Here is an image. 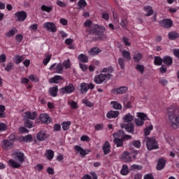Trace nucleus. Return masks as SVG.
I'll use <instances>...</instances> for the list:
<instances>
[{
	"instance_id": "35",
	"label": "nucleus",
	"mask_w": 179,
	"mask_h": 179,
	"mask_svg": "<svg viewBox=\"0 0 179 179\" xmlns=\"http://www.w3.org/2000/svg\"><path fill=\"white\" fill-rule=\"evenodd\" d=\"M114 142L117 145V148H122L124 145V139L122 138H114Z\"/></svg>"
},
{
	"instance_id": "33",
	"label": "nucleus",
	"mask_w": 179,
	"mask_h": 179,
	"mask_svg": "<svg viewBox=\"0 0 179 179\" xmlns=\"http://www.w3.org/2000/svg\"><path fill=\"white\" fill-rule=\"evenodd\" d=\"M122 55L124 59L131 61V53L126 50L122 51Z\"/></svg>"
},
{
	"instance_id": "7",
	"label": "nucleus",
	"mask_w": 179,
	"mask_h": 179,
	"mask_svg": "<svg viewBox=\"0 0 179 179\" xmlns=\"http://www.w3.org/2000/svg\"><path fill=\"white\" fill-rule=\"evenodd\" d=\"M106 27H101L100 28H96L95 31L93 33L95 36H98L96 38H106Z\"/></svg>"
},
{
	"instance_id": "63",
	"label": "nucleus",
	"mask_w": 179,
	"mask_h": 179,
	"mask_svg": "<svg viewBox=\"0 0 179 179\" xmlns=\"http://www.w3.org/2000/svg\"><path fill=\"white\" fill-rule=\"evenodd\" d=\"M3 131H6V124L3 122H0V132H2Z\"/></svg>"
},
{
	"instance_id": "18",
	"label": "nucleus",
	"mask_w": 179,
	"mask_h": 179,
	"mask_svg": "<svg viewBox=\"0 0 179 179\" xmlns=\"http://www.w3.org/2000/svg\"><path fill=\"white\" fill-rule=\"evenodd\" d=\"M166 167V160L163 158H161L158 160V163L157 164V170L160 171L161 170H163Z\"/></svg>"
},
{
	"instance_id": "4",
	"label": "nucleus",
	"mask_w": 179,
	"mask_h": 179,
	"mask_svg": "<svg viewBox=\"0 0 179 179\" xmlns=\"http://www.w3.org/2000/svg\"><path fill=\"white\" fill-rule=\"evenodd\" d=\"M137 119H135L134 122L137 127H142L143 124H145V121H146V114L143 113H137Z\"/></svg>"
},
{
	"instance_id": "54",
	"label": "nucleus",
	"mask_w": 179,
	"mask_h": 179,
	"mask_svg": "<svg viewBox=\"0 0 179 179\" xmlns=\"http://www.w3.org/2000/svg\"><path fill=\"white\" fill-rule=\"evenodd\" d=\"M69 104L71 106V108H73V109L78 108V103H76V102H75L73 101H69Z\"/></svg>"
},
{
	"instance_id": "45",
	"label": "nucleus",
	"mask_w": 179,
	"mask_h": 179,
	"mask_svg": "<svg viewBox=\"0 0 179 179\" xmlns=\"http://www.w3.org/2000/svg\"><path fill=\"white\" fill-rule=\"evenodd\" d=\"M153 130V125H150L149 127H146L144 130V134L145 136L150 135V131Z\"/></svg>"
},
{
	"instance_id": "46",
	"label": "nucleus",
	"mask_w": 179,
	"mask_h": 179,
	"mask_svg": "<svg viewBox=\"0 0 179 179\" xmlns=\"http://www.w3.org/2000/svg\"><path fill=\"white\" fill-rule=\"evenodd\" d=\"M133 59L134 62H139L142 59V54L141 53L136 54L134 56Z\"/></svg>"
},
{
	"instance_id": "8",
	"label": "nucleus",
	"mask_w": 179,
	"mask_h": 179,
	"mask_svg": "<svg viewBox=\"0 0 179 179\" xmlns=\"http://www.w3.org/2000/svg\"><path fill=\"white\" fill-rule=\"evenodd\" d=\"M43 26L45 30H48V31H52V33H55V31H57V26H55L54 22H45Z\"/></svg>"
},
{
	"instance_id": "60",
	"label": "nucleus",
	"mask_w": 179,
	"mask_h": 179,
	"mask_svg": "<svg viewBox=\"0 0 179 179\" xmlns=\"http://www.w3.org/2000/svg\"><path fill=\"white\" fill-rule=\"evenodd\" d=\"M29 79V80H31V82H38V78L34 75H30Z\"/></svg>"
},
{
	"instance_id": "56",
	"label": "nucleus",
	"mask_w": 179,
	"mask_h": 179,
	"mask_svg": "<svg viewBox=\"0 0 179 179\" xmlns=\"http://www.w3.org/2000/svg\"><path fill=\"white\" fill-rule=\"evenodd\" d=\"M127 24H128V22L127 21V18H122L120 22V26L123 27V29L127 28Z\"/></svg>"
},
{
	"instance_id": "59",
	"label": "nucleus",
	"mask_w": 179,
	"mask_h": 179,
	"mask_svg": "<svg viewBox=\"0 0 179 179\" xmlns=\"http://www.w3.org/2000/svg\"><path fill=\"white\" fill-rule=\"evenodd\" d=\"M83 103L85 104L87 107H93V103L90 102L87 99H83Z\"/></svg>"
},
{
	"instance_id": "53",
	"label": "nucleus",
	"mask_w": 179,
	"mask_h": 179,
	"mask_svg": "<svg viewBox=\"0 0 179 179\" xmlns=\"http://www.w3.org/2000/svg\"><path fill=\"white\" fill-rule=\"evenodd\" d=\"M51 61V55H46L43 60V65H47Z\"/></svg>"
},
{
	"instance_id": "20",
	"label": "nucleus",
	"mask_w": 179,
	"mask_h": 179,
	"mask_svg": "<svg viewBox=\"0 0 179 179\" xmlns=\"http://www.w3.org/2000/svg\"><path fill=\"white\" fill-rule=\"evenodd\" d=\"M102 149L104 155H108V153L111 152V145H110V143H108V141H106Z\"/></svg>"
},
{
	"instance_id": "55",
	"label": "nucleus",
	"mask_w": 179,
	"mask_h": 179,
	"mask_svg": "<svg viewBox=\"0 0 179 179\" xmlns=\"http://www.w3.org/2000/svg\"><path fill=\"white\" fill-rule=\"evenodd\" d=\"M131 145H133V146H134V148H137V149H139V148H141V141L136 140L132 141Z\"/></svg>"
},
{
	"instance_id": "49",
	"label": "nucleus",
	"mask_w": 179,
	"mask_h": 179,
	"mask_svg": "<svg viewBox=\"0 0 179 179\" xmlns=\"http://www.w3.org/2000/svg\"><path fill=\"white\" fill-rule=\"evenodd\" d=\"M41 9L44 12L50 13V12H51V10H52V6H45V5H43L41 6Z\"/></svg>"
},
{
	"instance_id": "61",
	"label": "nucleus",
	"mask_w": 179,
	"mask_h": 179,
	"mask_svg": "<svg viewBox=\"0 0 179 179\" xmlns=\"http://www.w3.org/2000/svg\"><path fill=\"white\" fill-rule=\"evenodd\" d=\"M94 128L96 131H101L103 128H104V126L103 125V124H98L95 125Z\"/></svg>"
},
{
	"instance_id": "26",
	"label": "nucleus",
	"mask_w": 179,
	"mask_h": 179,
	"mask_svg": "<svg viewBox=\"0 0 179 179\" xmlns=\"http://www.w3.org/2000/svg\"><path fill=\"white\" fill-rule=\"evenodd\" d=\"M80 89L81 90V93H87V91L89 90V84L83 83L80 85Z\"/></svg>"
},
{
	"instance_id": "41",
	"label": "nucleus",
	"mask_w": 179,
	"mask_h": 179,
	"mask_svg": "<svg viewBox=\"0 0 179 179\" xmlns=\"http://www.w3.org/2000/svg\"><path fill=\"white\" fill-rule=\"evenodd\" d=\"M78 59H80V61H81V62H84L85 64H87V62H89V57H87V56H86L85 55H83V54H80L78 56Z\"/></svg>"
},
{
	"instance_id": "50",
	"label": "nucleus",
	"mask_w": 179,
	"mask_h": 179,
	"mask_svg": "<svg viewBox=\"0 0 179 179\" xmlns=\"http://www.w3.org/2000/svg\"><path fill=\"white\" fill-rule=\"evenodd\" d=\"M24 127L30 129V128H33L34 127V124L31 121L27 120L24 122Z\"/></svg>"
},
{
	"instance_id": "19",
	"label": "nucleus",
	"mask_w": 179,
	"mask_h": 179,
	"mask_svg": "<svg viewBox=\"0 0 179 179\" xmlns=\"http://www.w3.org/2000/svg\"><path fill=\"white\" fill-rule=\"evenodd\" d=\"M86 6H87L86 0H79L77 3V9H78V10H83Z\"/></svg>"
},
{
	"instance_id": "39",
	"label": "nucleus",
	"mask_w": 179,
	"mask_h": 179,
	"mask_svg": "<svg viewBox=\"0 0 179 179\" xmlns=\"http://www.w3.org/2000/svg\"><path fill=\"white\" fill-rule=\"evenodd\" d=\"M71 121L64 122L62 123V127L63 131H68L71 127Z\"/></svg>"
},
{
	"instance_id": "44",
	"label": "nucleus",
	"mask_w": 179,
	"mask_h": 179,
	"mask_svg": "<svg viewBox=\"0 0 179 179\" xmlns=\"http://www.w3.org/2000/svg\"><path fill=\"white\" fill-rule=\"evenodd\" d=\"M14 64L12 62H9L6 64L5 67V71L7 72H10V71L13 70Z\"/></svg>"
},
{
	"instance_id": "16",
	"label": "nucleus",
	"mask_w": 179,
	"mask_h": 179,
	"mask_svg": "<svg viewBox=\"0 0 179 179\" xmlns=\"http://www.w3.org/2000/svg\"><path fill=\"white\" fill-rule=\"evenodd\" d=\"M40 120L43 124H48L51 122V117L47 113H42L40 115Z\"/></svg>"
},
{
	"instance_id": "48",
	"label": "nucleus",
	"mask_w": 179,
	"mask_h": 179,
	"mask_svg": "<svg viewBox=\"0 0 179 179\" xmlns=\"http://www.w3.org/2000/svg\"><path fill=\"white\" fill-rule=\"evenodd\" d=\"M5 106L0 105V118H5Z\"/></svg>"
},
{
	"instance_id": "15",
	"label": "nucleus",
	"mask_w": 179,
	"mask_h": 179,
	"mask_svg": "<svg viewBox=\"0 0 179 179\" xmlns=\"http://www.w3.org/2000/svg\"><path fill=\"white\" fill-rule=\"evenodd\" d=\"M36 138L38 141H45L48 138V134H47V131L41 130L37 134Z\"/></svg>"
},
{
	"instance_id": "31",
	"label": "nucleus",
	"mask_w": 179,
	"mask_h": 179,
	"mask_svg": "<svg viewBox=\"0 0 179 179\" xmlns=\"http://www.w3.org/2000/svg\"><path fill=\"white\" fill-rule=\"evenodd\" d=\"M16 33H17V29L16 28H13L11 30L8 31L6 34V37H13L16 34Z\"/></svg>"
},
{
	"instance_id": "28",
	"label": "nucleus",
	"mask_w": 179,
	"mask_h": 179,
	"mask_svg": "<svg viewBox=\"0 0 179 179\" xmlns=\"http://www.w3.org/2000/svg\"><path fill=\"white\" fill-rule=\"evenodd\" d=\"M22 61H24V56L23 55H15L13 58V62L17 65L20 64V62H22Z\"/></svg>"
},
{
	"instance_id": "17",
	"label": "nucleus",
	"mask_w": 179,
	"mask_h": 179,
	"mask_svg": "<svg viewBox=\"0 0 179 179\" xmlns=\"http://www.w3.org/2000/svg\"><path fill=\"white\" fill-rule=\"evenodd\" d=\"M24 117L28 120H36L37 118V113L27 111L24 113Z\"/></svg>"
},
{
	"instance_id": "42",
	"label": "nucleus",
	"mask_w": 179,
	"mask_h": 179,
	"mask_svg": "<svg viewBox=\"0 0 179 179\" xmlns=\"http://www.w3.org/2000/svg\"><path fill=\"white\" fill-rule=\"evenodd\" d=\"M124 122H131L134 120V116L131 113L127 114L123 118Z\"/></svg>"
},
{
	"instance_id": "51",
	"label": "nucleus",
	"mask_w": 179,
	"mask_h": 179,
	"mask_svg": "<svg viewBox=\"0 0 179 179\" xmlns=\"http://www.w3.org/2000/svg\"><path fill=\"white\" fill-rule=\"evenodd\" d=\"M22 139L24 141V142H31V141H33V137H31V135H27L22 136Z\"/></svg>"
},
{
	"instance_id": "43",
	"label": "nucleus",
	"mask_w": 179,
	"mask_h": 179,
	"mask_svg": "<svg viewBox=\"0 0 179 179\" xmlns=\"http://www.w3.org/2000/svg\"><path fill=\"white\" fill-rule=\"evenodd\" d=\"M179 34L177 32H170L169 34V38L170 40H176V38H178Z\"/></svg>"
},
{
	"instance_id": "2",
	"label": "nucleus",
	"mask_w": 179,
	"mask_h": 179,
	"mask_svg": "<svg viewBox=\"0 0 179 179\" xmlns=\"http://www.w3.org/2000/svg\"><path fill=\"white\" fill-rule=\"evenodd\" d=\"M113 68H103L102 71H101V74H99L98 76H95L94 78V82L96 83V85H101L103 82L105 80H108L113 78Z\"/></svg>"
},
{
	"instance_id": "58",
	"label": "nucleus",
	"mask_w": 179,
	"mask_h": 179,
	"mask_svg": "<svg viewBox=\"0 0 179 179\" xmlns=\"http://www.w3.org/2000/svg\"><path fill=\"white\" fill-rule=\"evenodd\" d=\"M136 69L137 71H139L141 73H143V71H145V67H143V65L137 64L136 66Z\"/></svg>"
},
{
	"instance_id": "47",
	"label": "nucleus",
	"mask_w": 179,
	"mask_h": 179,
	"mask_svg": "<svg viewBox=\"0 0 179 179\" xmlns=\"http://www.w3.org/2000/svg\"><path fill=\"white\" fill-rule=\"evenodd\" d=\"M118 64L121 68V69H125V60L122 57L118 59Z\"/></svg>"
},
{
	"instance_id": "38",
	"label": "nucleus",
	"mask_w": 179,
	"mask_h": 179,
	"mask_svg": "<svg viewBox=\"0 0 179 179\" xmlns=\"http://www.w3.org/2000/svg\"><path fill=\"white\" fill-rule=\"evenodd\" d=\"M49 93L50 96L53 97H57V93H58V87H53L49 90Z\"/></svg>"
},
{
	"instance_id": "37",
	"label": "nucleus",
	"mask_w": 179,
	"mask_h": 179,
	"mask_svg": "<svg viewBox=\"0 0 179 179\" xmlns=\"http://www.w3.org/2000/svg\"><path fill=\"white\" fill-rule=\"evenodd\" d=\"M154 64H155V65L160 66V65H162V64H163V59H162V57H160V56L155 57Z\"/></svg>"
},
{
	"instance_id": "24",
	"label": "nucleus",
	"mask_w": 179,
	"mask_h": 179,
	"mask_svg": "<svg viewBox=\"0 0 179 179\" xmlns=\"http://www.w3.org/2000/svg\"><path fill=\"white\" fill-rule=\"evenodd\" d=\"M100 52H101V50L99 48H93L92 50H89L88 54L91 57H94V55H98Z\"/></svg>"
},
{
	"instance_id": "40",
	"label": "nucleus",
	"mask_w": 179,
	"mask_h": 179,
	"mask_svg": "<svg viewBox=\"0 0 179 179\" xmlns=\"http://www.w3.org/2000/svg\"><path fill=\"white\" fill-rule=\"evenodd\" d=\"M122 176H127V174L129 173V171L128 169V165L124 164L122 166V169L120 171Z\"/></svg>"
},
{
	"instance_id": "32",
	"label": "nucleus",
	"mask_w": 179,
	"mask_h": 179,
	"mask_svg": "<svg viewBox=\"0 0 179 179\" xmlns=\"http://www.w3.org/2000/svg\"><path fill=\"white\" fill-rule=\"evenodd\" d=\"M45 156L48 160H52V159H54V151L52 150H47Z\"/></svg>"
},
{
	"instance_id": "25",
	"label": "nucleus",
	"mask_w": 179,
	"mask_h": 179,
	"mask_svg": "<svg viewBox=\"0 0 179 179\" xmlns=\"http://www.w3.org/2000/svg\"><path fill=\"white\" fill-rule=\"evenodd\" d=\"M124 135L125 132L124 131V130H120L119 131L113 134V137L115 138V139H124Z\"/></svg>"
},
{
	"instance_id": "29",
	"label": "nucleus",
	"mask_w": 179,
	"mask_h": 179,
	"mask_svg": "<svg viewBox=\"0 0 179 179\" xmlns=\"http://www.w3.org/2000/svg\"><path fill=\"white\" fill-rule=\"evenodd\" d=\"M145 12H147L146 14H145V16H152L153 15V8L150 6H146L144 7Z\"/></svg>"
},
{
	"instance_id": "64",
	"label": "nucleus",
	"mask_w": 179,
	"mask_h": 179,
	"mask_svg": "<svg viewBox=\"0 0 179 179\" xmlns=\"http://www.w3.org/2000/svg\"><path fill=\"white\" fill-rule=\"evenodd\" d=\"M144 179H155L152 173H148L144 176Z\"/></svg>"
},
{
	"instance_id": "14",
	"label": "nucleus",
	"mask_w": 179,
	"mask_h": 179,
	"mask_svg": "<svg viewBox=\"0 0 179 179\" xmlns=\"http://www.w3.org/2000/svg\"><path fill=\"white\" fill-rule=\"evenodd\" d=\"M159 24L162 27H165V29H169V27H171L173 26V21H171L169 19H164L159 21Z\"/></svg>"
},
{
	"instance_id": "12",
	"label": "nucleus",
	"mask_w": 179,
	"mask_h": 179,
	"mask_svg": "<svg viewBox=\"0 0 179 179\" xmlns=\"http://www.w3.org/2000/svg\"><path fill=\"white\" fill-rule=\"evenodd\" d=\"M121 159L124 162V163H131V162H132V157L128 151H124L122 154Z\"/></svg>"
},
{
	"instance_id": "62",
	"label": "nucleus",
	"mask_w": 179,
	"mask_h": 179,
	"mask_svg": "<svg viewBox=\"0 0 179 179\" xmlns=\"http://www.w3.org/2000/svg\"><path fill=\"white\" fill-rule=\"evenodd\" d=\"M3 62H6V55L5 54L0 55V63L2 64Z\"/></svg>"
},
{
	"instance_id": "6",
	"label": "nucleus",
	"mask_w": 179,
	"mask_h": 179,
	"mask_svg": "<svg viewBox=\"0 0 179 179\" xmlns=\"http://www.w3.org/2000/svg\"><path fill=\"white\" fill-rule=\"evenodd\" d=\"M50 71L54 72V73H62V71H64V66L62 64H53L50 67Z\"/></svg>"
},
{
	"instance_id": "57",
	"label": "nucleus",
	"mask_w": 179,
	"mask_h": 179,
	"mask_svg": "<svg viewBox=\"0 0 179 179\" xmlns=\"http://www.w3.org/2000/svg\"><path fill=\"white\" fill-rule=\"evenodd\" d=\"M15 40L17 43H22L23 41V36L20 34H18L15 36Z\"/></svg>"
},
{
	"instance_id": "21",
	"label": "nucleus",
	"mask_w": 179,
	"mask_h": 179,
	"mask_svg": "<svg viewBox=\"0 0 179 179\" xmlns=\"http://www.w3.org/2000/svg\"><path fill=\"white\" fill-rule=\"evenodd\" d=\"M15 159L18 160L19 163L22 164L24 162V154L21 152H17L15 153Z\"/></svg>"
},
{
	"instance_id": "1",
	"label": "nucleus",
	"mask_w": 179,
	"mask_h": 179,
	"mask_svg": "<svg viewBox=\"0 0 179 179\" xmlns=\"http://www.w3.org/2000/svg\"><path fill=\"white\" fill-rule=\"evenodd\" d=\"M167 115L171 127L177 129L179 127V108L176 106L169 107L167 110Z\"/></svg>"
},
{
	"instance_id": "22",
	"label": "nucleus",
	"mask_w": 179,
	"mask_h": 179,
	"mask_svg": "<svg viewBox=\"0 0 179 179\" xmlns=\"http://www.w3.org/2000/svg\"><path fill=\"white\" fill-rule=\"evenodd\" d=\"M163 62L167 66H171L173 65V58L170 56H164L163 58Z\"/></svg>"
},
{
	"instance_id": "36",
	"label": "nucleus",
	"mask_w": 179,
	"mask_h": 179,
	"mask_svg": "<svg viewBox=\"0 0 179 179\" xmlns=\"http://www.w3.org/2000/svg\"><path fill=\"white\" fill-rule=\"evenodd\" d=\"M61 80H62V77L61 76H55V77L49 79V83H58V81Z\"/></svg>"
},
{
	"instance_id": "52",
	"label": "nucleus",
	"mask_w": 179,
	"mask_h": 179,
	"mask_svg": "<svg viewBox=\"0 0 179 179\" xmlns=\"http://www.w3.org/2000/svg\"><path fill=\"white\" fill-rule=\"evenodd\" d=\"M63 66H64L65 69H69V68H71V61L69 59L64 61Z\"/></svg>"
},
{
	"instance_id": "27",
	"label": "nucleus",
	"mask_w": 179,
	"mask_h": 179,
	"mask_svg": "<svg viewBox=\"0 0 179 179\" xmlns=\"http://www.w3.org/2000/svg\"><path fill=\"white\" fill-rule=\"evenodd\" d=\"M120 114V112L118 111H114V110H111L109 113H107L106 116L108 118H117V117H118Z\"/></svg>"
},
{
	"instance_id": "30",
	"label": "nucleus",
	"mask_w": 179,
	"mask_h": 179,
	"mask_svg": "<svg viewBox=\"0 0 179 179\" xmlns=\"http://www.w3.org/2000/svg\"><path fill=\"white\" fill-rule=\"evenodd\" d=\"M110 106L115 109V110H121L122 108V105L119 102L116 101H113L110 102Z\"/></svg>"
},
{
	"instance_id": "9",
	"label": "nucleus",
	"mask_w": 179,
	"mask_h": 179,
	"mask_svg": "<svg viewBox=\"0 0 179 179\" xmlns=\"http://www.w3.org/2000/svg\"><path fill=\"white\" fill-rule=\"evenodd\" d=\"M121 128L124 129L127 132H129L130 134H134V129H135L134 125L132 123H121Z\"/></svg>"
},
{
	"instance_id": "23",
	"label": "nucleus",
	"mask_w": 179,
	"mask_h": 179,
	"mask_svg": "<svg viewBox=\"0 0 179 179\" xmlns=\"http://www.w3.org/2000/svg\"><path fill=\"white\" fill-rule=\"evenodd\" d=\"M8 164L10 166V167H13V169H19L22 166V164L20 162H17L13 159H10L8 161Z\"/></svg>"
},
{
	"instance_id": "10",
	"label": "nucleus",
	"mask_w": 179,
	"mask_h": 179,
	"mask_svg": "<svg viewBox=\"0 0 179 179\" xmlns=\"http://www.w3.org/2000/svg\"><path fill=\"white\" fill-rule=\"evenodd\" d=\"M75 152H77V153H79L82 157H85L86 155H89L90 152V150H86L82 148V147L79 145H75L74 146Z\"/></svg>"
},
{
	"instance_id": "5",
	"label": "nucleus",
	"mask_w": 179,
	"mask_h": 179,
	"mask_svg": "<svg viewBox=\"0 0 179 179\" xmlns=\"http://www.w3.org/2000/svg\"><path fill=\"white\" fill-rule=\"evenodd\" d=\"M75 86L73 84H69L67 86L60 89V93L63 94H71V93H73L75 92Z\"/></svg>"
},
{
	"instance_id": "13",
	"label": "nucleus",
	"mask_w": 179,
	"mask_h": 179,
	"mask_svg": "<svg viewBox=\"0 0 179 179\" xmlns=\"http://www.w3.org/2000/svg\"><path fill=\"white\" fill-rule=\"evenodd\" d=\"M1 148L4 150H9L13 148V143L9 140H4L1 143Z\"/></svg>"
},
{
	"instance_id": "34",
	"label": "nucleus",
	"mask_w": 179,
	"mask_h": 179,
	"mask_svg": "<svg viewBox=\"0 0 179 179\" xmlns=\"http://www.w3.org/2000/svg\"><path fill=\"white\" fill-rule=\"evenodd\" d=\"M128 90V87H120L115 90V92L117 94H124V93H127Z\"/></svg>"
},
{
	"instance_id": "3",
	"label": "nucleus",
	"mask_w": 179,
	"mask_h": 179,
	"mask_svg": "<svg viewBox=\"0 0 179 179\" xmlns=\"http://www.w3.org/2000/svg\"><path fill=\"white\" fill-rule=\"evenodd\" d=\"M145 141H146V146L148 150L159 149V144H157V141H156V138L146 137L145 138Z\"/></svg>"
},
{
	"instance_id": "11",
	"label": "nucleus",
	"mask_w": 179,
	"mask_h": 179,
	"mask_svg": "<svg viewBox=\"0 0 179 179\" xmlns=\"http://www.w3.org/2000/svg\"><path fill=\"white\" fill-rule=\"evenodd\" d=\"M15 15L18 22H24V20H26V17H27V13L24 11L17 12Z\"/></svg>"
}]
</instances>
